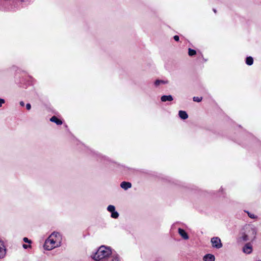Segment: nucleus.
<instances>
[{
  "instance_id": "nucleus-1",
  "label": "nucleus",
  "mask_w": 261,
  "mask_h": 261,
  "mask_svg": "<svg viewBox=\"0 0 261 261\" xmlns=\"http://www.w3.org/2000/svg\"><path fill=\"white\" fill-rule=\"evenodd\" d=\"M62 237L58 232H53L45 241L44 247L47 250H51L61 245Z\"/></svg>"
},
{
  "instance_id": "nucleus-2",
  "label": "nucleus",
  "mask_w": 261,
  "mask_h": 261,
  "mask_svg": "<svg viewBox=\"0 0 261 261\" xmlns=\"http://www.w3.org/2000/svg\"><path fill=\"white\" fill-rule=\"evenodd\" d=\"M112 255L111 248L102 245L99 247L97 251L91 255V257L97 261H105Z\"/></svg>"
},
{
  "instance_id": "nucleus-3",
  "label": "nucleus",
  "mask_w": 261,
  "mask_h": 261,
  "mask_svg": "<svg viewBox=\"0 0 261 261\" xmlns=\"http://www.w3.org/2000/svg\"><path fill=\"white\" fill-rule=\"evenodd\" d=\"M244 231L247 234L248 237L252 240L255 238L256 230L255 227L249 225H246L244 228Z\"/></svg>"
},
{
  "instance_id": "nucleus-4",
  "label": "nucleus",
  "mask_w": 261,
  "mask_h": 261,
  "mask_svg": "<svg viewBox=\"0 0 261 261\" xmlns=\"http://www.w3.org/2000/svg\"><path fill=\"white\" fill-rule=\"evenodd\" d=\"M211 242L212 247L216 249H220L223 246L221 239L218 237H215L211 238Z\"/></svg>"
},
{
  "instance_id": "nucleus-5",
  "label": "nucleus",
  "mask_w": 261,
  "mask_h": 261,
  "mask_svg": "<svg viewBox=\"0 0 261 261\" xmlns=\"http://www.w3.org/2000/svg\"><path fill=\"white\" fill-rule=\"evenodd\" d=\"M107 210L111 213V217L117 219L119 217V214L115 211V207L113 205H109L107 207Z\"/></svg>"
},
{
  "instance_id": "nucleus-6",
  "label": "nucleus",
  "mask_w": 261,
  "mask_h": 261,
  "mask_svg": "<svg viewBox=\"0 0 261 261\" xmlns=\"http://www.w3.org/2000/svg\"><path fill=\"white\" fill-rule=\"evenodd\" d=\"M6 254V248L3 241L0 240V258H3Z\"/></svg>"
},
{
  "instance_id": "nucleus-7",
  "label": "nucleus",
  "mask_w": 261,
  "mask_h": 261,
  "mask_svg": "<svg viewBox=\"0 0 261 261\" xmlns=\"http://www.w3.org/2000/svg\"><path fill=\"white\" fill-rule=\"evenodd\" d=\"M178 232L183 239H184V240L189 239V236H188V233L183 229L179 228L178 229Z\"/></svg>"
},
{
  "instance_id": "nucleus-8",
  "label": "nucleus",
  "mask_w": 261,
  "mask_h": 261,
  "mask_svg": "<svg viewBox=\"0 0 261 261\" xmlns=\"http://www.w3.org/2000/svg\"><path fill=\"white\" fill-rule=\"evenodd\" d=\"M243 251L245 253L250 254L252 251V245L249 244H246L243 247Z\"/></svg>"
},
{
  "instance_id": "nucleus-9",
  "label": "nucleus",
  "mask_w": 261,
  "mask_h": 261,
  "mask_svg": "<svg viewBox=\"0 0 261 261\" xmlns=\"http://www.w3.org/2000/svg\"><path fill=\"white\" fill-rule=\"evenodd\" d=\"M203 261H215V257L212 254H207L203 256Z\"/></svg>"
},
{
  "instance_id": "nucleus-10",
  "label": "nucleus",
  "mask_w": 261,
  "mask_h": 261,
  "mask_svg": "<svg viewBox=\"0 0 261 261\" xmlns=\"http://www.w3.org/2000/svg\"><path fill=\"white\" fill-rule=\"evenodd\" d=\"M120 187L123 189L126 190L132 187V184L129 182L123 181L121 183Z\"/></svg>"
},
{
  "instance_id": "nucleus-11",
  "label": "nucleus",
  "mask_w": 261,
  "mask_h": 261,
  "mask_svg": "<svg viewBox=\"0 0 261 261\" xmlns=\"http://www.w3.org/2000/svg\"><path fill=\"white\" fill-rule=\"evenodd\" d=\"M240 240L242 241H251L252 240L248 237L247 234L244 231L241 233L240 237L239 238Z\"/></svg>"
},
{
  "instance_id": "nucleus-12",
  "label": "nucleus",
  "mask_w": 261,
  "mask_h": 261,
  "mask_svg": "<svg viewBox=\"0 0 261 261\" xmlns=\"http://www.w3.org/2000/svg\"><path fill=\"white\" fill-rule=\"evenodd\" d=\"M179 117L182 119H186L188 117V115L186 111H179L178 112Z\"/></svg>"
},
{
  "instance_id": "nucleus-13",
  "label": "nucleus",
  "mask_w": 261,
  "mask_h": 261,
  "mask_svg": "<svg viewBox=\"0 0 261 261\" xmlns=\"http://www.w3.org/2000/svg\"><path fill=\"white\" fill-rule=\"evenodd\" d=\"M161 100L163 102L167 101H171L173 100V97L171 95H163L161 97Z\"/></svg>"
},
{
  "instance_id": "nucleus-14",
  "label": "nucleus",
  "mask_w": 261,
  "mask_h": 261,
  "mask_svg": "<svg viewBox=\"0 0 261 261\" xmlns=\"http://www.w3.org/2000/svg\"><path fill=\"white\" fill-rule=\"evenodd\" d=\"M50 121L56 123L57 125H61L62 124V121L61 120L59 119L56 116H53L50 119Z\"/></svg>"
},
{
  "instance_id": "nucleus-15",
  "label": "nucleus",
  "mask_w": 261,
  "mask_h": 261,
  "mask_svg": "<svg viewBox=\"0 0 261 261\" xmlns=\"http://www.w3.org/2000/svg\"><path fill=\"white\" fill-rule=\"evenodd\" d=\"M105 261H120V260L117 255H113Z\"/></svg>"
},
{
  "instance_id": "nucleus-16",
  "label": "nucleus",
  "mask_w": 261,
  "mask_h": 261,
  "mask_svg": "<svg viewBox=\"0 0 261 261\" xmlns=\"http://www.w3.org/2000/svg\"><path fill=\"white\" fill-rule=\"evenodd\" d=\"M168 81H164V80H156L155 81L154 85L156 86H159L161 84H168Z\"/></svg>"
},
{
  "instance_id": "nucleus-17",
  "label": "nucleus",
  "mask_w": 261,
  "mask_h": 261,
  "mask_svg": "<svg viewBox=\"0 0 261 261\" xmlns=\"http://www.w3.org/2000/svg\"><path fill=\"white\" fill-rule=\"evenodd\" d=\"M246 63L248 65H252L253 63V59L251 57H248L246 59Z\"/></svg>"
},
{
  "instance_id": "nucleus-18",
  "label": "nucleus",
  "mask_w": 261,
  "mask_h": 261,
  "mask_svg": "<svg viewBox=\"0 0 261 261\" xmlns=\"http://www.w3.org/2000/svg\"><path fill=\"white\" fill-rule=\"evenodd\" d=\"M196 54V50H195L194 49H191V48H189L188 54L190 56H193L194 55H195Z\"/></svg>"
},
{
  "instance_id": "nucleus-19",
  "label": "nucleus",
  "mask_w": 261,
  "mask_h": 261,
  "mask_svg": "<svg viewBox=\"0 0 261 261\" xmlns=\"http://www.w3.org/2000/svg\"><path fill=\"white\" fill-rule=\"evenodd\" d=\"M248 216L251 219H257V216L255 215L254 214L250 213L248 212H247Z\"/></svg>"
},
{
  "instance_id": "nucleus-20",
  "label": "nucleus",
  "mask_w": 261,
  "mask_h": 261,
  "mask_svg": "<svg viewBox=\"0 0 261 261\" xmlns=\"http://www.w3.org/2000/svg\"><path fill=\"white\" fill-rule=\"evenodd\" d=\"M202 97H193V100L196 102H200L202 100Z\"/></svg>"
},
{
  "instance_id": "nucleus-21",
  "label": "nucleus",
  "mask_w": 261,
  "mask_h": 261,
  "mask_svg": "<svg viewBox=\"0 0 261 261\" xmlns=\"http://www.w3.org/2000/svg\"><path fill=\"white\" fill-rule=\"evenodd\" d=\"M23 240L25 243H31V240H29L28 238H25V237L23 239Z\"/></svg>"
},
{
  "instance_id": "nucleus-22",
  "label": "nucleus",
  "mask_w": 261,
  "mask_h": 261,
  "mask_svg": "<svg viewBox=\"0 0 261 261\" xmlns=\"http://www.w3.org/2000/svg\"><path fill=\"white\" fill-rule=\"evenodd\" d=\"M5 102V100L4 99L0 98V107L2 106L3 104H4Z\"/></svg>"
},
{
  "instance_id": "nucleus-23",
  "label": "nucleus",
  "mask_w": 261,
  "mask_h": 261,
  "mask_svg": "<svg viewBox=\"0 0 261 261\" xmlns=\"http://www.w3.org/2000/svg\"><path fill=\"white\" fill-rule=\"evenodd\" d=\"M22 246H23V248H24V249H27L28 248H30L31 247V245H30L23 244Z\"/></svg>"
},
{
  "instance_id": "nucleus-24",
  "label": "nucleus",
  "mask_w": 261,
  "mask_h": 261,
  "mask_svg": "<svg viewBox=\"0 0 261 261\" xmlns=\"http://www.w3.org/2000/svg\"><path fill=\"white\" fill-rule=\"evenodd\" d=\"M174 39L176 41H179V36H177V35H175L174 36Z\"/></svg>"
},
{
  "instance_id": "nucleus-25",
  "label": "nucleus",
  "mask_w": 261,
  "mask_h": 261,
  "mask_svg": "<svg viewBox=\"0 0 261 261\" xmlns=\"http://www.w3.org/2000/svg\"><path fill=\"white\" fill-rule=\"evenodd\" d=\"M26 108L27 110H30L31 108V106L30 103H27L26 105Z\"/></svg>"
},
{
  "instance_id": "nucleus-26",
  "label": "nucleus",
  "mask_w": 261,
  "mask_h": 261,
  "mask_svg": "<svg viewBox=\"0 0 261 261\" xmlns=\"http://www.w3.org/2000/svg\"><path fill=\"white\" fill-rule=\"evenodd\" d=\"M20 105L22 107H23L24 106V103L23 101H20Z\"/></svg>"
},
{
  "instance_id": "nucleus-27",
  "label": "nucleus",
  "mask_w": 261,
  "mask_h": 261,
  "mask_svg": "<svg viewBox=\"0 0 261 261\" xmlns=\"http://www.w3.org/2000/svg\"><path fill=\"white\" fill-rule=\"evenodd\" d=\"M20 1L21 2H28L29 0H20Z\"/></svg>"
},
{
  "instance_id": "nucleus-28",
  "label": "nucleus",
  "mask_w": 261,
  "mask_h": 261,
  "mask_svg": "<svg viewBox=\"0 0 261 261\" xmlns=\"http://www.w3.org/2000/svg\"><path fill=\"white\" fill-rule=\"evenodd\" d=\"M214 11L215 12V13L216 12V11L215 10H214Z\"/></svg>"
},
{
  "instance_id": "nucleus-29",
  "label": "nucleus",
  "mask_w": 261,
  "mask_h": 261,
  "mask_svg": "<svg viewBox=\"0 0 261 261\" xmlns=\"http://www.w3.org/2000/svg\"><path fill=\"white\" fill-rule=\"evenodd\" d=\"M256 261H261V260H256Z\"/></svg>"
}]
</instances>
